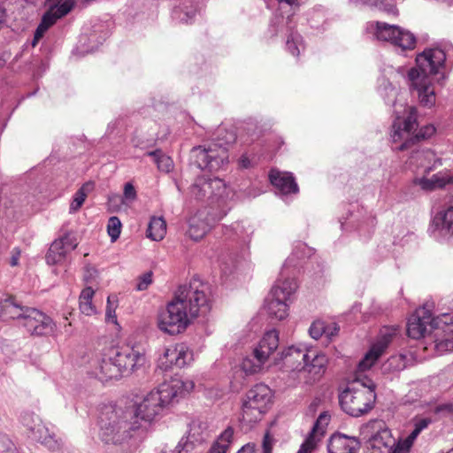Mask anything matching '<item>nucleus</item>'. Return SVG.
<instances>
[{
	"mask_svg": "<svg viewBox=\"0 0 453 453\" xmlns=\"http://www.w3.org/2000/svg\"><path fill=\"white\" fill-rule=\"evenodd\" d=\"M210 288L198 278L178 288L173 298L157 315V327L171 335L184 332L192 320L211 308Z\"/></svg>",
	"mask_w": 453,
	"mask_h": 453,
	"instance_id": "f257e3e1",
	"label": "nucleus"
},
{
	"mask_svg": "<svg viewBox=\"0 0 453 453\" xmlns=\"http://www.w3.org/2000/svg\"><path fill=\"white\" fill-rule=\"evenodd\" d=\"M195 387L190 380L173 378L158 386L156 390L150 391L141 403L136 404L134 411L131 413L132 420H137L142 425L141 429L146 428V425L161 416L163 411L171 403L178 402Z\"/></svg>",
	"mask_w": 453,
	"mask_h": 453,
	"instance_id": "f03ea898",
	"label": "nucleus"
},
{
	"mask_svg": "<svg viewBox=\"0 0 453 453\" xmlns=\"http://www.w3.org/2000/svg\"><path fill=\"white\" fill-rule=\"evenodd\" d=\"M445 52L440 48H428L416 57V67L408 72L411 88L418 93L421 105L432 107L436 101L430 75L436 74L444 65Z\"/></svg>",
	"mask_w": 453,
	"mask_h": 453,
	"instance_id": "7ed1b4c3",
	"label": "nucleus"
},
{
	"mask_svg": "<svg viewBox=\"0 0 453 453\" xmlns=\"http://www.w3.org/2000/svg\"><path fill=\"white\" fill-rule=\"evenodd\" d=\"M98 426L101 440L114 445L123 444L142 427L137 420H132L131 413L112 405L102 408Z\"/></svg>",
	"mask_w": 453,
	"mask_h": 453,
	"instance_id": "20e7f679",
	"label": "nucleus"
},
{
	"mask_svg": "<svg viewBox=\"0 0 453 453\" xmlns=\"http://www.w3.org/2000/svg\"><path fill=\"white\" fill-rule=\"evenodd\" d=\"M395 119L392 124L390 136L392 142L400 143L395 147L397 150L411 149L420 141L430 138L436 131L433 125H426L415 133L418 127V112L414 106H404L403 112L395 110Z\"/></svg>",
	"mask_w": 453,
	"mask_h": 453,
	"instance_id": "39448f33",
	"label": "nucleus"
},
{
	"mask_svg": "<svg viewBox=\"0 0 453 453\" xmlns=\"http://www.w3.org/2000/svg\"><path fill=\"white\" fill-rule=\"evenodd\" d=\"M216 140L208 147L198 146L193 148L190 151L191 164L208 172L219 171L227 165V146L235 142L236 135L234 132L219 127L217 131Z\"/></svg>",
	"mask_w": 453,
	"mask_h": 453,
	"instance_id": "423d86ee",
	"label": "nucleus"
},
{
	"mask_svg": "<svg viewBox=\"0 0 453 453\" xmlns=\"http://www.w3.org/2000/svg\"><path fill=\"white\" fill-rule=\"evenodd\" d=\"M376 401L375 385L364 383L352 384L339 395L342 410L355 418L368 413Z\"/></svg>",
	"mask_w": 453,
	"mask_h": 453,
	"instance_id": "0eeeda50",
	"label": "nucleus"
},
{
	"mask_svg": "<svg viewBox=\"0 0 453 453\" xmlns=\"http://www.w3.org/2000/svg\"><path fill=\"white\" fill-rule=\"evenodd\" d=\"M273 397L267 385L259 383L252 387L243 400L240 422L249 427L259 422L273 404Z\"/></svg>",
	"mask_w": 453,
	"mask_h": 453,
	"instance_id": "6e6552de",
	"label": "nucleus"
},
{
	"mask_svg": "<svg viewBox=\"0 0 453 453\" xmlns=\"http://www.w3.org/2000/svg\"><path fill=\"white\" fill-rule=\"evenodd\" d=\"M190 194L196 200L205 201L211 206L217 205L219 211L215 214H221L223 211L227 213L229 210L226 201L230 189L222 179L200 176L191 186Z\"/></svg>",
	"mask_w": 453,
	"mask_h": 453,
	"instance_id": "1a4fd4ad",
	"label": "nucleus"
},
{
	"mask_svg": "<svg viewBox=\"0 0 453 453\" xmlns=\"http://www.w3.org/2000/svg\"><path fill=\"white\" fill-rule=\"evenodd\" d=\"M442 313L433 315L428 309V305L418 309L412 314L407 323V334L411 338L419 339L426 335L427 332L433 329L437 330L435 333V341L441 340L447 336V326L443 324L445 319Z\"/></svg>",
	"mask_w": 453,
	"mask_h": 453,
	"instance_id": "9d476101",
	"label": "nucleus"
},
{
	"mask_svg": "<svg viewBox=\"0 0 453 453\" xmlns=\"http://www.w3.org/2000/svg\"><path fill=\"white\" fill-rule=\"evenodd\" d=\"M278 346L279 333L274 329L267 331L253 349L251 354L242 359V370L246 375L261 372L270 356L277 349Z\"/></svg>",
	"mask_w": 453,
	"mask_h": 453,
	"instance_id": "9b49d317",
	"label": "nucleus"
},
{
	"mask_svg": "<svg viewBox=\"0 0 453 453\" xmlns=\"http://www.w3.org/2000/svg\"><path fill=\"white\" fill-rule=\"evenodd\" d=\"M363 434L370 453H402L399 442L392 436L391 431L380 421L368 423Z\"/></svg>",
	"mask_w": 453,
	"mask_h": 453,
	"instance_id": "f8f14e48",
	"label": "nucleus"
},
{
	"mask_svg": "<svg viewBox=\"0 0 453 453\" xmlns=\"http://www.w3.org/2000/svg\"><path fill=\"white\" fill-rule=\"evenodd\" d=\"M374 35L379 41L390 42L402 50H412L416 45V36L408 30L385 22H376Z\"/></svg>",
	"mask_w": 453,
	"mask_h": 453,
	"instance_id": "ddd939ff",
	"label": "nucleus"
},
{
	"mask_svg": "<svg viewBox=\"0 0 453 453\" xmlns=\"http://www.w3.org/2000/svg\"><path fill=\"white\" fill-rule=\"evenodd\" d=\"M20 322L27 333L35 336H47L52 334L56 330V324L52 319L41 311L28 307Z\"/></svg>",
	"mask_w": 453,
	"mask_h": 453,
	"instance_id": "4468645a",
	"label": "nucleus"
},
{
	"mask_svg": "<svg viewBox=\"0 0 453 453\" xmlns=\"http://www.w3.org/2000/svg\"><path fill=\"white\" fill-rule=\"evenodd\" d=\"M109 350L117 368H119L121 377L125 373H131L145 362L144 354L134 347L111 348Z\"/></svg>",
	"mask_w": 453,
	"mask_h": 453,
	"instance_id": "2eb2a0df",
	"label": "nucleus"
},
{
	"mask_svg": "<svg viewBox=\"0 0 453 453\" xmlns=\"http://www.w3.org/2000/svg\"><path fill=\"white\" fill-rule=\"evenodd\" d=\"M78 246L76 234L73 232H66L56 239L50 246L46 254L48 265H61L65 262L68 255Z\"/></svg>",
	"mask_w": 453,
	"mask_h": 453,
	"instance_id": "dca6fc26",
	"label": "nucleus"
},
{
	"mask_svg": "<svg viewBox=\"0 0 453 453\" xmlns=\"http://www.w3.org/2000/svg\"><path fill=\"white\" fill-rule=\"evenodd\" d=\"M193 353L185 343H178L166 347L159 357L158 366L164 371L173 367L182 368L190 364Z\"/></svg>",
	"mask_w": 453,
	"mask_h": 453,
	"instance_id": "f3484780",
	"label": "nucleus"
},
{
	"mask_svg": "<svg viewBox=\"0 0 453 453\" xmlns=\"http://www.w3.org/2000/svg\"><path fill=\"white\" fill-rule=\"evenodd\" d=\"M226 215V211H223L221 214H215L213 211L206 210L198 211L188 220V235L194 241L201 240L212 225Z\"/></svg>",
	"mask_w": 453,
	"mask_h": 453,
	"instance_id": "a211bd4d",
	"label": "nucleus"
},
{
	"mask_svg": "<svg viewBox=\"0 0 453 453\" xmlns=\"http://www.w3.org/2000/svg\"><path fill=\"white\" fill-rule=\"evenodd\" d=\"M396 331L397 329L395 327H384L380 330L377 342L359 362L358 369L360 371L368 370L373 365L396 334Z\"/></svg>",
	"mask_w": 453,
	"mask_h": 453,
	"instance_id": "6ab92c4d",
	"label": "nucleus"
},
{
	"mask_svg": "<svg viewBox=\"0 0 453 453\" xmlns=\"http://www.w3.org/2000/svg\"><path fill=\"white\" fill-rule=\"evenodd\" d=\"M295 257L296 251H294L292 255L286 259L283 269L280 272V278L276 280L270 292L272 296H278L279 298L288 302L291 296L296 291L298 288L296 280L294 278L286 276V270L288 267L296 265Z\"/></svg>",
	"mask_w": 453,
	"mask_h": 453,
	"instance_id": "aec40b11",
	"label": "nucleus"
},
{
	"mask_svg": "<svg viewBox=\"0 0 453 453\" xmlns=\"http://www.w3.org/2000/svg\"><path fill=\"white\" fill-rule=\"evenodd\" d=\"M331 416L327 411L321 412L314 422L303 442L296 453H312L318 448L319 441L326 433Z\"/></svg>",
	"mask_w": 453,
	"mask_h": 453,
	"instance_id": "412c9836",
	"label": "nucleus"
},
{
	"mask_svg": "<svg viewBox=\"0 0 453 453\" xmlns=\"http://www.w3.org/2000/svg\"><path fill=\"white\" fill-rule=\"evenodd\" d=\"M91 367L90 374L101 381L121 378L119 368H117L110 350L94 358L91 361Z\"/></svg>",
	"mask_w": 453,
	"mask_h": 453,
	"instance_id": "4be33fe9",
	"label": "nucleus"
},
{
	"mask_svg": "<svg viewBox=\"0 0 453 453\" xmlns=\"http://www.w3.org/2000/svg\"><path fill=\"white\" fill-rule=\"evenodd\" d=\"M296 22L291 19V22L287 24L276 23L274 27L270 26V31L273 35H277L280 32L284 30L287 33L286 49L293 56L298 57L302 50L304 49L303 37L297 32L294 31Z\"/></svg>",
	"mask_w": 453,
	"mask_h": 453,
	"instance_id": "5701e85b",
	"label": "nucleus"
},
{
	"mask_svg": "<svg viewBox=\"0 0 453 453\" xmlns=\"http://www.w3.org/2000/svg\"><path fill=\"white\" fill-rule=\"evenodd\" d=\"M27 308L28 306L21 305L16 297L6 296L0 299V320H17L19 326Z\"/></svg>",
	"mask_w": 453,
	"mask_h": 453,
	"instance_id": "b1692460",
	"label": "nucleus"
},
{
	"mask_svg": "<svg viewBox=\"0 0 453 453\" xmlns=\"http://www.w3.org/2000/svg\"><path fill=\"white\" fill-rule=\"evenodd\" d=\"M359 441L354 436H348L340 433L334 434L327 443L328 453H358Z\"/></svg>",
	"mask_w": 453,
	"mask_h": 453,
	"instance_id": "393cba45",
	"label": "nucleus"
},
{
	"mask_svg": "<svg viewBox=\"0 0 453 453\" xmlns=\"http://www.w3.org/2000/svg\"><path fill=\"white\" fill-rule=\"evenodd\" d=\"M269 180L281 195L296 194L299 191L295 178L289 173H282L277 169H272L269 173Z\"/></svg>",
	"mask_w": 453,
	"mask_h": 453,
	"instance_id": "a878e982",
	"label": "nucleus"
},
{
	"mask_svg": "<svg viewBox=\"0 0 453 453\" xmlns=\"http://www.w3.org/2000/svg\"><path fill=\"white\" fill-rule=\"evenodd\" d=\"M310 358L309 349L304 346H290L280 353V359L287 366L299 371H302L303 363Z\"/></svg>",
	"mask_w": 453,
	"mask_h": 453,
	"instance_id": "bb28decb",
	"label": "nucleus"
},
{
	"mask_svg": "<svg viewBox=\"0 0 453 453\" xmlns=\"http://www.w3.org/2000/svg\"><path fill=\"white\" fill-rule=\"evenodd\" d=\"M311 358L303 363L302 372L309 374V381L313 382L319 380L326 371L327 358L324 354L318 353L314 349H309Z\"/></svg>",
	"mask_w": 453,
	"mask_h": 453,
	"instance_id": "cd10ccee",
	"label": "nucleus"
},
{
	"mask_svg": "<svg viewBox=\"0 0 453 453\" xmlns=\"http://www.w3.org/2000/svg\"><path fill=\"white\" fill-rule=\"evenodd\" d=\"M35 441L42 443L51 451L63 453V443L56 438L53 432L50 431L43 423H37V426L29 435Z\"/></svg>",
	"mask_w": 453,
	"mask_h": 453,
	"instance_id": "c85d7f7f",
	"label": "nucleus"
},
{
	"mask_svg": "<svg viewBox=\"0 0 453 453\" xmlns=\"http://www.w3.org/2000/svg\"><path fill=\"white\" fill-rule=\"evenodd\" d=\"M251 231L242 222H235L231 226H223V235L226 240L236 242L243 250L250 240Z\"/></svg>",
	"mask_w": 453,
	"mask_h": 453,
	"instance_id": "c756f323",
	"label": "nucleus"
},
{
	"mask_svg": "<svg viewBox=\"0 0 453 453\" xmlns=\"http://www.w3.org/2000/svg\"><path fill=\"white\" fill-rule=\"evenodd\" d=\"M410 164L416 165L418 167H424L427 172H430L437 165H441V159L436 157L434 152L431 150H415L410 157Z\"/></svg>",
	"mask_w": 453,
	"mask_h": 453,
	"instance_id": "7c9ffc66",
	"label": "nucleus"
},
{
	"mask_svg": "<svg viewBox=\"0 0 453 453\" xmlns=\"http://www.w3.org/2000/svg\"><path fill=\"white\" fill-rule=\"evenodd\" d=\"M278 2L279 11L272 19L271 27H274L276 23H290L300 7L299 0H278Z\"/></svg>",
	"mask_w": 453,
	"mask_h": 453,
	"instance_id": "2f4dec72",
	"label": "nucleus"
},
{
	"mask_svg": "<svg viewBox=\"0 0 453 453\" xmlns=\"http://www.w3.org/2000/svg\"><path fill=\"white\" fill-rule=\"evenodd\" d=\"M288 302L279 298L278 296H272L270 294L265 299V308L269 317L277 320H282L288 316Z\"/></svg>",
	"mask_w": 453,
	"mask_h": 453,
	"instance_id": "473e14b6",
	"label": "nucleus"
},
{
	"mask_svg": "<svg viewBox=\"0 0 453 453\" xmlns=\"http://www.w3.org/2000/svg\"><path fill=\"white\" fill-rule=\"evenodd\" d=\"M416 183L424 190H433L436 188H443L447 184H453V173L440 172L434 174L431 178H420L416 180Z\"/></svg>",
	"mask_w": 453,
	"mask_h": 453,
	"instance_id": "72a5a7b5",
	"label": "nucleus"
},
{
	"mask_svg": "<svg viewBox=\"0 0 453 453\" xmlns=\"http://www.w3.org/2000/svg\"><path fill=\"white\" fill-rule=\"evenodd\" d=\"M207 435L206 425L202 421L193 420L189 424L188 430L184 437L196 448L206 440Z\"/></svg>",
	"mask_w": 453,
	"mask_h": 453,
	"instance_id": "f704fd0d",
	"label": "nucleus"
},
{
	"mask_svg": "<svg viewBox=\"0 0 453 453\" xmlns=\"http://www.w3.org/2000/svg\"><path fill=\"white\" fill-rule=\"evenodd\" d=\"M197 12V8L193 2L186 0L179 6L173 8L172 17L180 23H189Z\"/></svg>",
	"mask_w": 453,
	"mask_h": 453,
	"instance_id": "c9c22d12",
	"label": "nucleus"
},
{
	"mask_svg": "<svg viewBox=\"0 0 453 453\" xmlns=\"http://www.w3.org/2000/svg\"><path fill=\"white\" fill-rule=\"evenodd\" d=\"M433 222L436 229L443 234H453V206H449L446 210L438 212L434 216Z\"/></svg>",
	"mask_w": 453,
	"mask_h": 453,
	"instance_id": "e433bc0d",
	"label": "nucleus"
},
{
	"mask_svg": "<svg viewBox=\"0 0 453 453\" xmlns=\"http://www.w3.org/2000/svg\"><path fill=\"white\" fill-rule=\"evenodd\" d=\"M442 317L445 319L443 324L447 326V336L436 340V349L438 351H453V313L445 312Z\"/></svg>",
	"mask_w": 453,
	"mask_h": 453,
	"instance_id": "4c0bfd02",
	"label": "nucleus"
},
{
	"mask_svg": "<svg viewBox=\"0 0 453 453\" xmlns=\"http://www.w3.org/2000/svg\"><path fill=\"white\" fill-rule=\"evenodd\" d=\"M166 234V223L162 217H152L148 226L147 237L158 242L164 239Z\"/></svg>",
	"mask_w": 453,
	"mask_h": 453,
	"instance_id": "58836bf2",
	"label": "nucleus"
},
{
	"mask_svg": "<svg viewBox=\"0 0 453 453\" xmlns=\"http://www.w3.org/2000/svg\"><path fill=\"white\" fill-rule=\"evenodd\" d=\"M234 438V429L226 427L211 445L209 453H226Z\"/></svg>",
	"mask_w": 453,
	"mask_h": 453,
	"instance_id": "ea45409f",
	"label": "nucleus"
},
{
	"mask_svg": "<svg viewBox=\"0 0 453 453\" xmlns=\"http://www.w3.org/2000/svg\"><path fill=\"white\" fill-rule=\"evenodd\" d=\"M94 295H95V291L90 287L85 288L80 295V298H79L80 311L82 314H84L86 316H92L96 313V309L92 303Z\"/></svg>",
	"mask_w": 453,
	"mask_h": 453,
	"instance_id": "a19ab883",
	"label": "nucleus"
},
{
	"mask_svg": "<svg viewBox=\"0 0 453 453\" xmlns=\"http://www.w3.org/2000/svg\"><path fill=\"white\" fill-rule=\"evenodd\" d=\"M379 92L387 104H393L395 111L398 110L395 104L398 91L385 77L379 80Z\"/></svg>",
	"mask_w": 453,
	"mask_h": 453,
	"instance_id": "79ce46f5",
	"label": "nucleus"
},
{
	"mask_svg": "<svg viewBox=\"0 0 453 453\" xmlns=\"http://www.w3.org/2000/svg\"><path fill=\"white\" fill-rule=\"evenodd\" d=\"M59 18L57 14L50 8L48 12H46L38 25L35 35L33 44L35 45L37 41H39L44 35V33L53 26Z\"/></svg>",
	"mask_w": 453,
	"mask_h": 453,
	"instance_id": "37998d69",
	"label": "nucleus"
},
{
	"mask_svg": "<svg viewBox=\"0 0 453 453\" xmlns=\"http://www.w3.org/2000/svg\"><path fill=\"white\" fill-rule=\"evenodd\" d=\"M149 157H153L157 169L164 173H169L173 167V162L172 158L162 152L160 150L150 151L147 153Z\"/></svg>",
	"mask_w": 453,
	"mask_h": 453,
	"instance_id": "c03bdc74",
	"label": "nucleus"
},
{
	"mask_svg": "<svg viewBox=\"0 0 453 453\" xmlns=\"http://www.w3.org/2000/svg\"><path fill=\"white\" fill-rule=\"evenodd\" d=\"M90 187V183H86L74 194L73 199L70 205L71 212H74L81 207L87 197V192L89 190Z\"/></svg>",
	"mask_w": 453,
	"mask_h": 453,
	"instance_id": "a18cd8bd",
	"label": "nucleus"
},
{
	"mask_svg": "<svg viewBox=\"0 0 453 453\" xmlns=\"http://www.w3.org/2000/svg\"><path fill=\"white\" fill-rule=\"evenodd\" d=\"M273 442L269 434H266L263 439L262 453H272ZM237 453H257L254 444L248 443L242 446Z\"/></svg>",
	"mask_w": 453,
	"mask_h": 453,
	"instance_id": "49530a36",
	"label": "nucleus"
},
{
	"mask_svg": "<svg viewBox=\"0 0 453 453\" xmlns=\"http://www.w3.org/2000/svg\"><path fill=\"white\" fill-rule=\"evenodd\" d=\"M118 307V298L116 296L111 295L107 298V305L105 311V319L107 322H111L113 324H118L117 316H116V309Z\"/></svg>",
	"mask_w": 453,
	"mask_h": 453,
	"instance_id": "de8ad7c7",
	"label": "nucleus"
},
{
	"mask_svg": "<svg viewBox=\"0 0 453 453\" xmlns=\"http://www.w3.org/2000/svg\"><path fill=\"white\" fill-rule=\"evenodd\" d=\"M363 4L371 6H375L388 13L395 15L397 13L396 7L392 2H386L384 0H360Z\"/></svg>",
	"mask_w": 453,
	"mask_h": 453,
	"instance_id": "09e8293b",
	"label": "nucleus"
},
{
	"mask_svg": "<svg viewBox=\"0 0 453 453\" xmlns=\"http://www.w3.org/2000/svg\"><path fill=\"white\" fill-rule=\"evenodd\" d=\"M74 6V0H65L62 3H53L50 7L57 16L61 19L62 17L68 14Z\"/></svg>",
	"mask_w": 453,
	"mask_h": 453,
	"instance_id": "8fccbe9b",
	"label": "nucleus"
},
{
	"mask_svg": "<svg viewBox=\"0 0 453 453\" xmlns=\"http://www.w3.org/2000/svg\"><path fill=\"white\" fill-rule=\"evenodd\" d=\"M121 222L118 217L112 216L108 220L107 232L111 242H115L121 233Z\"/></svg>",
	"mask_w": 453,
	"mask_h": 453,
	"instance_id": "3c124183",
	"label": "nucleus"
},
{
	"mask_svg": "<svg viewBox=\"0 0 453 453\" xmlns=\"http://www.w3.org/2000/svg\"><path fill=\"white\" fill-rule=\"evenodd\" d=\"M21 422L25 427L29 431L31 434L35 427L37 426V423H42V419L39 418V416L35 415V413H24L21 417Z\"/></svg>",
	"mask_w": 453,
	"mask_h": 453,
	"instance_id": "603ef678",
	"label": "nucleus"
},
{
	"mask_svg": "<svg viewBox=\"0 0 453 453\" xmlns=\"http://www.w3.org/2000/svg\"><path fill=\"white\" fill-rule=\"evenodd\" d=\"M420 433L421 432L414 426L413 430L406 437L405 440H403V441H398L399 442V446L401 447L402 453H408L409 452V450H410L411 447L412 446L414 441L417 439V437L418 436V434Z\"/></svg>",
	"mask_w": 453,
	"mask_h": 453,
	"instance_id": "864d4df0",
	"label": "nucleus"
},
{
	"mask_svg": "<svg viewBox=\"0 0 453 453\" xmlns=\"http://www.w3.org/2000/svg\"><path fill=\"white\" fill-rule=\"evenodd\" d=\"M0 453H18L14 443L3 433H0Z\"/></svg>",
	"mask_w": 453,
	"mask_h": 453,
	"instance_id": "5fc2aeb1",
	"label": "nucleus"
},
{
	"mask_svg": "<svg viewBox=\"0 0 453 453\" xmlns=\"http://www.w3.org/2000/svg\"><path fill=\"white\" fill-rule=\"evenodd\" d=\"M326 322L323 320H316L314 321L309 328L310 335L318 340L322 335H324L326 330Z\"/></svg>",
	"mask_w": 453,
	"mask_h": 453,
	"instance_id": "6e6d98bb",
	"label": "nucleus"
},
{
	"mask_svg": "<svg viewBox=\"0 0 453 453\" xmlns=\"http://www.w3.org/2000/svg\"><path fill=\"white\" fill-rule=\"evenodd\" d=\"M137 197L136 190L131 182H127L124 186L123 201L134 202Z\"/></svg>",
	"mask_w": 453,
	"mask_h": 453,
	"instance_id": "4d7b16f0",
	"label": "nucleus"
},
{
	"mask_svg": "<svg viewBox=\"0 0 453 453\" xmlns=\"http://www.w3.org/2000/svg\"><path fill=\"white\" fill-rule=\"evenodd\" d=\"M152 282V273L147 272L143 273L141 277L138 279V282L136 285V289L138 291H142L148 288V287Z\"/></svg>",
	"mask_w": 453,
	"mask_h": 453,
	"instance_id": "13d9d810",
	"label": "nucleus"
},
{
	"mask_svg": "<svg viewBox=\"0 0 453 453\" xmlns=\"http://www.w3.org/2000/svg\"><path fill=\"white\" fill-rule=\"evenodd\" d=\"M432 423V418L430 417H419L417 416L413 418V426L422 432Z\"/></svg>",
	"mask_w": 453,
	"mask_h": 453,
	"instance_id": "bf43d9fd",
	"label": "nucleus"
},
{
	"mask_svg": "<svg viewBox=\"0 0 453 453\" xmlns=\"http://www.w3.org/2000/svg\"><path fill=\"white\" fill-rule=\"evenodd\" d=\"M326 328L325 330L324 334L328 339H332L334 336L337 335V334L340 330L339 326L334 322L326 323Z\"/></svg>",
	"mask_w": 453,
	"mask_h": 453,
	"instance_id": "052dcab7",
	"label": "nucleus"
},
{
	"mask_svg": "<svg viewBox=\"0 0 453 453\" xmlns=\"http://www.w3.org/2000/svg\"><path fill=\"white\" fill-rule=\"evenodd\" d=\"M20 254H21V251H20L19 248L16 247L12 250V257L10 259V265L12 266H16L19 265Z\"/></svg>",
	"mask_w": 453,
	"mask_h": 453,
	"instance_id": "680f3d73",
	"label": "nucleus"
},
{
	"mask_svg": "<svg viewBox=\"0 0 453 453\" xmlns=\"http://www.w3.org/2000/svg\"><path fill=\"white\" fill-rule=\"evenodd\" d=\"M251 159L247 155H242L239 159V165L243 169H248L253 166Z\"/></svg>",
	"mask_w": 453,
	"mask_h": 453,
	"instance_id": "e2e57ef3",
	"label": "nucleus"
},
{
	"mask_svg": "<svg viewBox=\"0 0 453 453\" xmlns=\"http://www.w3.org/2000/svg\"><path fill=\"white\" fill-rule=\"evenodd\" d=\"M453 411V405L452 404H449V403H446V404H441V405H438L436 408H435V412L436 413H440L441 411H449V412H451Z\"/></svg>",
	"mask_w": 453,
	"mask_h": 453,
	"instance_id": "0e129e2a",
	"label": "nucleus"
},
{
	"mask_svg": "<svg viewBox=\"0 0 453 453\" xmlns=\"http://www.w3.org/2000/svg\"><path fill=\"white\" fill-rule=\"evenodd\" d=\"M402 359L400 357H391L388 360V365L389 367H392L394 366L395 369H401V367L396 364L398 362H400Z\"/></svg>",
	"mask_w": 453,
	"mask_h": 453,
	"instance_id": "69168bd1",
	"label": "nucleus"
},
{
	"mask_svg": "<svg viewBox=\"0 0 453 453\" xmlns=\"http://www.w3.org/2000/svg\"><path fill=\"white\" fill-rule=\"evenodd\" d=\"M94 273H96V269H94L93 267H87L86 268V273L84 275V279L86 280H88V279L91 278Z\"/></svg>",
	"mask_w": 453,
	"mask_h": 453,
	"instance_id": "338daca9",
	"label": "nucleus"
},
{
	"mask_svg": "<svg viewBox=\"0 0 453 453\" xmlns=\"http://www.w3.org/2000/svg\"><path fill=\"white\" fill-rule=\"evenodd\" d=\"M319 400H314L311 403V404L309 405V411L311 412H315L318 406H319Z\"/></svg>",
	"mask_w": 453,
	"mask_h": 453,
	"instance_id": "774afa93",
	"label": "nucleus"
}]
</instances>
